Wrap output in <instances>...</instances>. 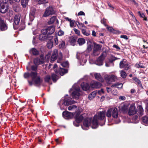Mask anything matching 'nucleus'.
Instances as JSON below:
<instances>
[{
    "label": "nucleus",
    "mask_w": 148,
    "mask_h": 148,
    "mask_svg": "<svg viewBox=\"0 0 148 148\" xmlns=\"http://www.w3.org/2000/svg\"><path fill=\"white\" fill-rule=\"evenodd\" d=\"M105 112H100L97 114L95 115L92 121V127L93 129H95L98 126L97 119L100 120L104 119L105 117Z\"/></svg>",
    "instance_id": "obj_1"
},
{
    "label": "nucleus",
    "mask_w": 148,
    "mask_h": 148,
    "mask_svg": "<svg viewBox=\"0 0 148 148\" xmlns=\"http://www.w3.org/2000/svg\"><path fill=\"white\" fill-rule=\"evenodd\" d=\"M37 66H31V70L34 71L31 72L30 73V77H31L33 81L36 84H39L42 82V80L37 75L36 71Z\"/></svg>",
    "instance_id": "obj_2"
},
{
    "label": "nucleus",
    "mask_w": 148,
    "mask_h": 148,
    "mask_svg": "<svg viewBox=\"0 0 148 148\" xmlns=\"http://www.w3.org/2000/svg\"><path fill=\"white\" fill-rule=\"evenodd\" d=\"M106 115L108 117L112 116L114 118H117L118 116V112L117 109L115 108H110L107 111Z\"/></svg>",
    "instance_id": "obj_3"
},
{
    "label": "nucleus",
    "mask_w": 148,
    "mask_h": 148,
    "mask_svg": "<svg viewBox=\"0 0 148 148\" xmlns=\"http://www.w3.org/2000/svg\"><path fill=\"white\" fill-rule=\"evenodd\" d=\"M73 91L71 93V95L73 99H78L80 94L79 88L77 85H75L73 86L72 88L71 89L70 92Z\"/></svg>",
    "instance_id": "obj_4"
},
{
    "label": "nucleus",
    "mask_w": 148,
    "mask_h": 148,
    "mask_svg": "<svg viewBox=\"0 0 148 148\" xmlns=\"http://www.w3.org/2000/svg\"><path fill=\"white\" fill-rule=\"evenodd\" d=\"M58 57L59 60H62V53L60 52L58 53V50L57 49H55L53 50L52 53V56L51 58V62H53Z\"/></svg>",
    "instance_id": "obj_5"
},
{
    "label": "nucleus",
    "mask_w": 148,
    "mask_h": 148,
    "mask_svg": "<svg viewBox=\"0 0 148 148\" xmlns=\"http://www.w3.org/2000/svg\"><path fill=\"white\" fill-rule=\"evenodd\" d=\"M7 1L8 0H0V12L2 13H5L9 9Z\"/></svg>",
    "instance_id": "obj_6"
},
{
    "label": "nucleus",
    "mask_w": 148,
    "mask_h": 148,
    "mask_svg": "<svg viewBox=\"0 0 148 148\" xmlns=\"http://www.w3.org/2000/svg\"><path fill=\"white\" fill-rule=\"evenodd\" d=\"M106 52H103V53L95 61V64L99 66L103 65V60L106 57Z\"/></svg>",
    "instance_id": "obj_7"
},
{
    "label": "nucleus",
    "mask_w": 148,
    "mask_h": 148,
    "mask_svg": "<svg viewBox=\"0 0 148 148\" xmlns=\"http://www.w3.org/2000/svg\"><path fill=\"white\" fill-rule=\"evenodd\" d=\"M92 119L90 118H86L83 122V125L82 126V129L84 130H87L88 127L91 125Z\"/></svg>",
    "instance_id": "obj_8"
},
{
    "label": "nucleus",
    "mask_w": 148,
    "mask_h": 148,
    "mask_svg": "<svg viewBox=\"0 0 148 148\" xmlns=\"http://www.w3.org/2000/svg\"><path fill=\"white\" fill-rule=\"evenodd\" d=\"M55 11L52 7H49L47 8L43 15L44 17H47L50 15L54 14Z\"/></svg>",
    "instance_id": "obj_9"
},
{
    "label": "nucleus",
    "mask_w": 148,
    "mask_h": 148,
    "mask_svg": "<svg viewBox=\"0 0 148 148\" xmlns=\"http://www.w3.org/2000/svg\"><path fill=\"white\" fill-rule=\"evenodd\" d=\"M119 66L120 68H124L125 70H127L129 68L128 63L127 60L124 59L120 62Z\"/></svg>",
    "instance_id": "obj_10"
},
{
    "label": "nucleus",
    "mask_w": 148,
    "mask_h": 148,
    "mask_svg": "<svg viewBox=\"0 0 148 148\" xmlns=\"http://www.w3.org/2000/svg\"><path fill=\"white\" fill-rule=\"evenodd\" d=\"M55 30L54 27L53 26H51L48 27L46 29H42V32L43 33H46L47 35L51 34L54 32Z\"/></svg>",
    "instance_id": "obj_11"
},
{
    "label": "nucleus",
    "mask_w": 148,
    "mask_h": 148,
    "mask_svg": "<svg viewBox=\"0 0 148 148\" xmlns=\"http://www.w3.org/2000/svg\"><path fill=\"white\" fill-rule=\"evenodd\" d=\"M136 111L134 104H132L129 109L128 114L129 115H133L135 114Z\"/></svg>",
    "instance_id": "obj_12"
},
{
    "label": "nucleus",
    "mask_w": 148,
    "mask_h": 148,
    "mask_svg": "<svg viewBox=\"0 0 148 148\" xmlns=\"http://www.w3.org/2000/svg\"><path fill=\"white\" fill-rule=\"evenodd\" d=\"M8 27L5 22L1 18L0 19V29L2 31H4L7 29Z\"/></svg>",
    "instance_id": "obj_13"
},
{
    "label": "nucleus",
    "mask_w": 148,
    "mask_h": 148,
    "mask_svg": "<svg viewBox=\"0 0 148 148\" xmlns=\"http://www.w3.org/2000/svg\"><path fill=\"white\" fill-rule=\"evenodd\" d=\"M101 86L100 83L94 81H92L90 84V86L92 88H98L100 87Z\"/></svg>",
    "instance_id": "obj_14"
},
{
    "label": "nucleus",
    "mask_w": 148,
    "mask_h": 148,
    "mask_svg": "<svg viewBox=\"0 0 148 148\" xmlns=\"http://www.w3.org/2000/svg\"><path fill=\"white\" fill-rule=\"evenodd\" d=\"M63 115L64 118H71L73 117L74 114L73 113H71L68 111H64L63 112Z\"/></svg>",
    "instance_id": "obj_15"
},
{
    "label": "nucleus",
    "mask_w": 148,
    "mask_h": 148,
    "mask_svg": "<svg viewBox=\"0 0 148 148\" xmlns=\"http://www.w3.org/2000/svg\"><path fill=\"white\" fill-rule=\"evenodd\" d=\"M104 78L107 82L109 83V82L110 81H114L115 80L116 78V77L114 75H112L111 76L106 75H105Z\"/></svg>",
    "instance_id": "obj_16"
},
{
    "label": "nucleus",
    "mask_w": 148,
    "mask_h": 148,
    "mask_svg": "<svg viewBox=\"0 0 148 148\" xmlns=\"http://www.w3.org/2000/svg\"><path fill=\"white\" fill-rule=\"evenodd\" d=\"M101 46L95 43H94V48L93 53H95V52L101 50Z\"/></svg>",
    "instance_id": "obj_17"
},
{
    "label": "nucleus",
    "mask_w": 148,
    "mask_h": 148,
    "mask_svg": "<svg viewBox=\"0 0 148 148\" xmlns=\"http://www.w3.org/2000/svg\"><path fill=\"white\" fill-rule=\"evenodd\" d=\"M62 101L64 105L67 106L73 104L75 102L74 101L69 99H65L64 100L62 101Z\"/></svg>",
    "instance_id": "obj_18"
},
{
    "label": "nucleus",
    "mask_w": 148,
    "mask_h": 148,
    "mask_svg": "<svg viewBox=\"0 0 148 148\" xmlns=\"http://www.w3.org/2000/svg\"><path fill=\"white\" fill-rule=\"evenodd\" d=\"M42 33L39 37V39L42 41H43L46 39L47 38V35L46 33H43L42 32V29L41 31Z\"/></svg>",
    "instance_id": "obj_19"
},
{
    "label": "nucleus",
    "mask_w": 148,
    "mask_h": 148,
    "mask_svg": "<svg viewBox=\"0 0 148 148\" xmlns=\"http://www.w3.org/2000/svg\"><path fill=\"white\" fill-rule=\"evenodd\" d=\"M36 9L34 8H32L30 12L29 16L31 20L32 21L34 18L35 14Z\"/></svg>",
    "instance_id": "obj_20"
},
{
    "label": "nucleus",
    "mask_w": 148,
    "mask_h": 148,
    "mask_svg": "<svg viewBox=\"0 0 148 148\" xmlns=\"http://www.w3.org/2000/svg\"><path fill=\"white\" fill-rule=\"evenodd\" d=\"M21 15H16L15 16L14 19V22L15 24L18 25L20 20Z\"/></svg>",
    "instance_id": "obj_21"
},
{
    "label": "nucleus",
    "mask_w": 148,
    "mask_h": 148,
    "mask_svg": "<svg viewBox=\"0 0 148 148\" xmlns=\"http://www.w3.org/2000/svg\"><path fill=\"white\" fill-rule=\"evenodd\" d=\"M81 86L83 90L85 91L89 90L90 88L89 85L87 83H82L81 84Z\"/></svg>",
    "instance_id": "obj_22"
},
{
    "label": "nucleus",
    "mask_w": 148,
    "mask_h": 148,
    "mask_svg": "<svg viewBox=\"0 0 148 148\" xmlns=\"http://www.w3.org/2000/svg\"><path fill=\"white\" fill-rule=\"evenodd\" d=\"M129 104L127 103H124L121 106V108H120V110L125 112L128 109Z\"/></svg>",
    "instance_id": "obj_23"
},
{
    "label": "nucleus",
    "mask_w": 148,
    "mask_h": 148,
    "mask_svg": "<svg viewBox=\"0 0 148 148\" xmlns=\"http://www.w3.org/2000/svg\"><path fill=\"white\" fill-rule=\"evenodd\" d=\"M44 62L43 60L41 59L40 60L38 58H35L34 60V64L36 65H38L39 64L43 63Z\"/></svg>",
    "instance_id": "obj_24"
},
{
    "label": "nucleus",
    "mask_w": 148,
    "mask_h": 148,
    "mask_svg": "<svg viewBox=\"0 0 148 148\" xmlns=\"http://www.w3.org/2000/svg\"><path fill=\"white\" fill-rule=\"evenodd\" d=\"M75 119L76 122L78 123H79L82 121L83 119V116L82 115H76Z\"/></svg>",
    "instance_id": "obj_25"
},
{
    "label": "nucleus",
    "mask_w": 148,
    "mask_h": 148,
    "mask_svg": "<svg viewBox=\"0 0 148 148\" xmlns=\"http://www.w3.org/2000/svg\"><path fill=\"white\" fill-rule=\"evenodd\" d=\"M97 94V92L94 91L89 94L88 96V98L89 100L92 99L96 96Z\"/></svg>",
    "instance_id": "obj_26"
},
{
    "label": "nucleus",
    "mask_w": 148,
    "mask_h": 148,
    "mask_svg": "<svg viewBox=\"0 0 148 148\" xmlns=\"http://www.w3.org/2000/svg\"><path fill=\"white\" fill-rule=\"evenodd\" d=\"M94 76L96 79L99 81L101 82L103 81V79L99 73H95L94 74Z\"/></svg>",
    "instance_id": "obj_27"
},
{
    "label": "nucleus",
    "mask_w": 148,
    "mask_h": 148,
    "mask_svg": "<svg viewBox=\"0 0 148 148\" xmlns=\"http://www.w3.org/2000/svg\"><path fill=\"white\" fill-rule=\"evenodd\" d=\"M67 72V71L64 69L60 68L59 71H58V73L60 74L61 75H63L64 74L66 73Z\"/></svg>",
    "instance_id": "obj_28"
},
{
    "label": "nucleus",
    "mask_w": 148,
    "mask_h": 148,
    "mask_svg": "<svg viewBox=\"0 0 148 148\" xmlns=\"http://www.w3.org/2000/svg\"><path fill=\"white\" fill-rule=\"evenodd\" d=\"M123 84H122L117 83L111 86V88L115 87L119 89H121L122 88Z\"/></svg>",
    "instance_id": "obj_29"
},
{
    "label": "nucleus",
    "mask_w": 148,
    "mask_h": 148,
    "mask_svg": "<svg viewBox=\"0 0 148 148\" xmlns=\"http://www.w3.org/2000/svg\"><path fill=\"white\" fill-rule=\"evenodd\" d=\"M142 121L145 125H148V116H145L142 118Z\"/></svg>",
    "instance_id": "obj_30"
},
{
    "label": "nucleus",
    "mask_w": 148,
    "mask_h": 148,
    "mask_svg": "<svg viewBox=\"0 0 148 148\" xmlns=\"http://www.w3.org/2000/svg\"><path fill=\"white\" fill-rule=\"evenodd\" d=\"M59 47L60 49H64L66 48L65 43L64 41L61 40L60 42Z\"/></svg>",
    "instance_id": "obj_31"
},
{
    "label": "nucleus",
    "mask_w": 148,
    "mask_h": 148,
    "mask_svg": "<svg viewBox=\"0 0 148 148\" xmlns=\"http://www.w3.org/2000/svg\"><path fill=\"white\" fill-rule=\"evenodd\" d=\"M77 42L79 45H82L85 43V40L83 38H79L78 39Z\"/></svg>",
    "instance_id": "obj_32"
},
{
    "label": "nucleus",
    "mask_w": 148,
    "mask_h": 148,
    "mask_svg": "<svg viewBox=\"0 0 148 148\" xmlns=\"http://www.w3.org/2000/svg\"><path fill=\"white\" fill-rule=\"evenodd\" d=\"M77 23H77V24L79 29L81 30L84 29H86V27L83 24L79 22H77Z\"/></svg>",
    "instance_id": "obj_33"
},
{
    "label": "nucleus",
    "mask_w": 148,
    "mask_h": 148,
    "mask_svg": "<svg viewBox=\"0 0 148 148\" xmlns=\"http://www.w3.org/2000/svg\"><path fill=\"white\" fill-rule=\"evenodd\" d=\"M30 52L33 55H36L39 54V52L35 48H32L30 51Z\"/></svg>",
    "instance_id": "obj_34"
},
{
    "label": "nucleus",
    "mask_w": 148,
    "mask_h": 148,
    "mask_svg": "<svg viewBox=\"0 0 148 148\" xmlns=\"http://www.w3.org/2000/svg\"><path fill=\"white\" fill-rule=\"evenodd\" d=\"M53 46V42L52 41L50 40L49 41L47 44V47L49 49H51Z\"/></svg>",
    "instance_id": "obj_35"
},
{
    "label": "nucleus",
    "mask_w": 148,
    "mask_h": 148,
    "mask_svg": "<svg viewBox=\"0 0 148 148\" xmlns=\"http://www.w3.org/2000/svg\"><path fill=\"white\" fill-rule=\"evenodd\" d=\"M56 17L55 16H53L51 18L50 20L48 22V23L49 24H52L56 21Z\"/></svg>",
    "instance_id": "obj_36"
},
{
    "label": "nucleus",
    "mask_w": 148,
    "mask_h": 148,
    "mask_svg": "<svg viewBox=\"0 0 148 148\" xmlns=\"http://www.w3.org/2000/svg\"><path fill=\"white\" fill-rule=\"evenodd\" d=\"M21 1L22 5L23 7H25L27 4L29 0H21Z\"/></svg>",
    "instance_id": "obj_37"
},
{
    "label": "nucleus",
    "mask_w": 148,
    "mask_h": 148,
    "mask_svg": "<svg viewBox=\"0 0 148 148\" xmlns=\"http://www.w3.org/2000/svg\"><path fill=\"white\" fill-rule=\"evenodd\" d=\"M77 107L75 105H72L68 107V109L69 110L74 111L76 110Z\"/></svg>",
    "instance_id": "obj_38"
},
{
    "label": "nucleus",
    "mask_w": 148,
    "mask_h": 148,
    "mask_svg": "<svg viewBox=\"0 0 148 148\" xmlns=\"http://www.w3.org/2000/svg\"><path fill=\"white\" fill-rule=\"evenodd\" d=\"M138 112L140 113V115H142L143 114V109L141 106H138Z\"/></svg>",
    "instance_id": "obj_39"
},
{
    "label": "nucleus",
    "mask_w": 148,
    "mask_h": 148,
    "mask_svg": "<svg viewBox=\"0 0 148 148\" xmlns=\"http://www.w3.org/2000/svg\"><path fill=\"white\" fill-rule=\"evenodd\" d=\"M88 47L87 49L88 51H91L92 49V44L90 42H89L87 43Z\"/></svg>",
    "instance_id": "obj_40"
},
{
    "label": "nucleus",
    "mask_w": 148,
    "mask_h": 148,
    "mask_svg": "<svg viewBox=\"0 0 148 148\" xmlns=\"http://www.w3.org/2000/svg\"><path fill=\"white\" fill-rule=\"evenodd\" d=\"M84 56H86L84 55V53H77V59H80L82 58V57H84Z\"/></svg>",
    "instance_id": "obj_41"
},
{
    "label": "nucleus",
    "mask_w": 148,
    "mask_h": 148,
    "mask_svg": "<svg viewBox=\"0 0 148 148\" xmlns=\"http://www.w3.org/2000/svg\"><path fill=\"white\" fill-rule=\"evenodd\" d=\"M138 13L141 17L144 18V20L145 21H147V19L146 17L145 16L144 13H141L140 11L138 12Z\"/></svg>",
    "instance_id": "obj_42"
},
{
    "label": "nucleus",
    "mask_w": 148,
    "mask_h": 148,
    "mask_svg": "<svg viewBox=\"0 0 148 148\" xmlns=\"http://www.w3.org/2000/svg\"><path fill=\"white\" fill-rule=\"evenodd\" d=\"M52 78L53 82H55L58 79V77L55 74L52 75Z\"/></svg>",
    "instance_id": "obj_43"
},
{
    "label": "nucleus",
    "mask_w": 148,
    "mask_h": 148,
    "mask_svg": "<svg viewBox=\"0 0 148 148\" xmlns=\"http://www.w3.org/2000/svg\"><path fill=\"white\" fill-rule=\"evenodd\" d=\"M120 58H117L113 56H111L110 57V61L111 62H112L113 61L116 60L120 59Z\"/></svg>",
    "instance_id": "obj_44"
},
{
    "label": "nucleus",
    "mask_w": 148,
    "mask_h": 148,
    "mask_svg": "<svg viewBox=\"0 0 148 148\" xmlns=\"http://www.w3.org/2000/svg\"><path fill=\"white\" fill-rule=\"evenodd\" d=\"M121 77L123 78H125L127 75L126 73L123 71H121Z\"/></svg>",
    "instance_id": "obj_45"
},
{
    "label": "nucleus",
    "mask_w": 148,
    "mask_h": 148,
    "mask_svg": "<svg viewBox=\"0 0 148 148\" xmlns=\"http://www.w3.org/2000/svg\"><path fill=\"white\" fill-rule=\"evenodd\" d=\"M135 66L137 68H143L144 66H143L142 64L140 63H136Z\"/></svg>",
    "instance_id": "obj_46"
},
{
    "label": "nucleus",
    "mask_w": 148,
    "mask_h": 148,
    "mask_svg": "<svg viewBox=\"0 0 148 148\" xmlns=\"http://www.w3.org/2000/svg\"><path fill=\"white\" fill-rule=\"evenodd\" d=\"M38 4H42L45 3H46L47 1L46 0H36Z\"/></svg>",
    "instance_id": "obj_47"
},
{
    "label": "nucleus",
    "mask_w": 148,
    "mask_h": 148,
    "mask_svg": "<svg viewBox=\"0 0 148 148\" xmlns=\"http://www.w3.org/2000/svg\"><path fill=\"white\" fill-rule=\"evenodd\" d=\"M25 25L24 23H23L19 26V29L20 30H21L24 29L25 28Z\"/></svg>",
    "instance_id": "obj_48"
},
{
    "label": "nucleus",
    "mask_w": 148,
    "mask_h": 148,
    "mask_svg": "<svg viewBox=\"0 0 148 148\" xmlns=\"http://www.w3.org/2000/svg\"><path fill=\"white\" fill-rule=\"evenodd\" d=\"M86 29H82V33L84 35H86V36H88L89 35V34L88 33V32H87L85 30Z\"/></svg>",
    "instance_id": "obj_49"
},
{
    "label": "nucleus",
    "mask_w": 148,
    "mask_h": 148,
    "mask_svg": "<svg viewBox=\"0 0 148 148\" xmlns=\"http://www.w3.org/2000/svg\"><path fill=\"white\" fill-rule=\"evenodd\" d=\"M51 79V77L50 75H47L45 78V81L46 82H48Z\"/></svg>",
    "instance_id": "obj_50"
},
{
    "label": "nucleus",
    "mask_w": 148,
    "mask_h": 148,
    "mask_svg": "<svg viewBox=\"0 0 148 148\" xmlns=\"http://www.w3.org/2000/svg\"><path fill=\"white\" fill-rule=\"evenodd\" d=\"M61 65L62 66L64 67H65L67 66L68 65V62L67 61H66L62 63L61 64Z\"/></svg>",
    "instance_id": "obj_51"
},
{
    "label": "nucleus",
    "mask_w": 148,
    "mask_h": 148,
    "mask_svg": "<svg viewBox=\"0 0 148 148\" xmlns=\"http://www.w3.org/2000/svg\"><path fill=\"white\" fill-rule=\"evenodd\" d=\"M51 54V52H49L48 54L46 55L45 56V58L47 59V60L48 61V60L49 59L50 57V55Z\"/></svg>",
    "instance_id": "obj_52"
},
{
    "label": "nucleus",
    "mask_w": 148,
    "mask_h": 148,
    "mask_svg": "<svg viewBox=\"0 0 148 148\" xmlns=\"http://www.w3.org/2000/svg\"><path fill=\"white\" fill-rule=\"evenodd\" d=\"M73 30L76 34L79 35H80V32L79 30L75 28H74Z\"/></svg>",
    "instance_id": "obj_53"
},
{
    "label": "nucleus",
    "mask_w": 148,
    "mask_h": 148,
    "mask_svg": "<svg viewBox=\"0 0 148 148\" xmlns=\"http://www.w3.org/2000/svg\"><path fill=\"white\" fill-rule=\"evenodd\" d=\"M29 76H30V74L28 73H25L24 74V77L25 78H27Z\"/></svg>",
    "instance_id": "obj_54"
},
{
    "label": "nucleus",
    "mask_w": 148,
    "mask_h": 148,
    "mask_svg": "<svg viewBox=\"0 0 148 148\" xmlns=\"http://www.w3.org/2000/svg\"><path fill=\"white\" fill-rule=\"evenodd\" d=\"M64 34V32L62 30H60L58 32V35L59 36H62Z\"/></svg>",
    "instance_id": "obj_55"
},
{
    "label": "nucleus",
    "mask_w": 148,
    "mask_h": 148,
    "mask_svg": "<svg viewBox=\"0 0 148 148\" xmlns=\"http://www.w3.org/2000/svg\"><path fill=\"white\" fill-rule=\"evenodd\" d=\"M112 94L114 95H116L117 94L118 92L116 89H114L112 92Z\"/></svg>",
    "instance_id": "obj_56"
},
{
    "label": "nucleus",
    "mask_w": 148,
    "mask_h": 148,
    "mask_svg": "<svg viewBox=\"0 0 148 148\" xmlns=\"http://www.w3.org/2000/svg\"><path fill=\"white\" fill-rule=\"evenodd\" d=\"M57 67V64H55L53 66V69H54V70L55 71V72L57 73H58V71L56 69Z\"/></svg>",
    "instance_id": "obj_57"
},
{
    "label": "nucleus",
    "mask_w": 148,
    "mask_h": 148,
    "mask_svg": "<svg viewBox=\"0 0 148 148\" xmlns=\"http://www.w3.org/2000/svg\"><path fill=\"white\" fill-rule=\"evenodd\" d=\"M97 92L99 95H100L102 93H104V92L103 89H101L100 90H98Z\"/></svg>",
    "instance_id": "obj_58"
},
{
    "label": "nucleus",
    "mask_w": 148,
    "mask_h": 148,
    "mask_svg": "<svg viewBox=\"0 0 148 148\" xmlns=\"http://www.w3.org/2000/svg\"><path fill=\"white\" fill-rule=\"evenodd\" d=\"M120 38L127 40L128 39L127 36L125 35H121L120 36Z\"/></svg>",
    "instance_id": "obj_59"
},
{
    "label": "nucleus",
    "mask_w": 148,
    "mask_h": 148,
    "mask_svg": "<svg viewBox=\"0 0 148 148\" xmlns=\"http://www.w3.org/2000/svg\"><path fill=\"white\" fill-rule=\"evenodd\" d=\"M54 41L55 44L56 45H58V41L57 37H56L54 39Z\"/></svg>",
    "instance_id": "obj_60"
},
{
    "label": "nucleus",
    "mask_w": 148,
    "mask_h": 148,
    "mask_svg": "<svg viewBox=\"0 0 148 148\" xmlns=\"http://www.w3.org/2000/svg\"><path fill=\"white\" fill-rule=\"evenodd\" d=\"M85 14L82 11H81L78 13V16H82V15H85Z\"/></svg>",
    "instance_id": "obj_61"
},
{
    "label": "nucleus",
    "mask_w": 148,
    "mask_h": 148,
    "mask_svg": "<svg viewBox=\"0 0 148 148\" xmlns=\"http://www.w3.org/2000/svg\"><path fill=\"white\" fill-rule=\"evenodd\" d=\"M12 10H9V12L7 13V14L9 16H11L12 15Z\"/></svg>",
    "instance_id": "obj_62"
},
{
    "label": "nucleus",
    "mask_w": 148,
    "mask_h": 148,
    "mask_svg": "<svg viewBox=\"0 0 148 148\" xmlns=\"http://www.w3.org/2000/svg\"><path fill=\"white\" fill-rule=\"evenodd\" d=\"M119 99L122 100H125V97L124 96H120L119 97Z\"/></svg>",
    "instance_id": "obj_63"
},
{
    "label": "nucleus",
    "mask_w": 148,
    "mask_h": 148,
    "mask_svg": "<svg viewBox=\"0 0 148 148\" xmlns=\"http://www.w3.org/2000/svg\"><path fill=\"white\" fill-rule=\"evenodd\" d=\"M144 102L146 104V109L148 111V100H145Z\"/></svg>",
    "instance_id": "obj_64"
}]
</instances>
